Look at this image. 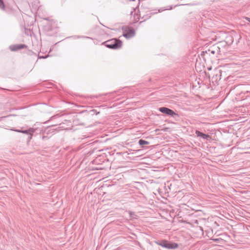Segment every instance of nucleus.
<instances>
[{"instance_id":"1","label":"nucleus","mask_w":250,"mask_h":250,"mask_svg":"<svg viewBox=\"0 0 250 250\" xmlns=\"http://www.w3.org/2000/svg\"><path fill=\"white\" fill-rule=\"evenodd\" d=\"M104 43L107 47L113 49H118L122 45V42L117 39H112L105 42Z\"/></svg>"},{"instance_id":"2","label":"nucleus","mask_w":250,"mask_h":250,"mask_svg":"<svg viewBox=\"0 0 250 250\" xmlns=\"http://www.w3.org/2000/svg\"><path fill=\"white\" fill-rule=\"evenodd\" d=\"M122 30L124 32L123 36L126 39H130L135 35V30L128 26H123Z\"/></svg>"},{"instance_id":"3","label":"nucleus","mask_w":250,"mask_h":250,"mask_svg":"<svg viewBox=\"0 0 250 250\" xmlns=\"http://www.w3.org/2000/svg\"><path fill=\"white\" fill-rule=\"evenodd\" d=\"M159 111L161 112L166 114L167 115H169L171 117H174L175 115H178L173 110L166 107H162L159 108Z\"/></svg>"},{"instance_id":"4","label":"nucleus","mask_w":250,"mask_h":250,"mask_svg":"<svg viewBox=\"0 0 250 250\" xmlns=\"http://www.w3.org/2000/svg\"><path fill=\"white\" fill-rule=\"evenodd\" d=\"M27 46L23 44H16L13 45H11L10 46V49L12 51H16L20 49H23L26 48Z\"/></svg>"},{"instance_id":"5","label":"nucleus","mask_w":250,"mask_h":250,"mask_svg":"<svg viewBox=\"0 0 250 250\" xmlns=\"http://www.w3.org/2000/svg\"><path fill=\"white\" fill-rule=\"evenodd\" d=\"M195 134L197 136L200 137L207 140H208L210 138V136L208 134H205L198 130L195 131Z\"/></svg>"},{"instance_id":"6","label":"nucleus","mask_w":250,"mask_h":250,"mask_svg":"<svg viewBox=\"0 0 250 250\" xmlns=\"http://www.w3.org/2000/svg\"><path fill=\"white\" fill-rule=\"evenodd\" d=\"M178 246V245L177 243L167 242L166 248L168 249L173 250V249H175L177 248Z\"/></svg>"},{"instance_id":"7","label":"nucleus","mask_w":250,"mask_h":250,"mask_svg":"<svg viewBox=\"0 0 250 250\" xmlns=\"http://www.w3.org/2000/svg\"><path fill=\"white\" fill-rule=\"evenodd\" d=\"M35 129L34 128H30L28 129L22 130V131H21V133L26 134H29L30 136L29 138L30 139L31 138L32 133H33Z\"/></svg>"},{"instance_id":"8","label":"nucleus","mask_w":250,"mask_h":250,"mask_svg":"<svg viewBox=\"0 0 250 250\" xmlns=\"http://www.w3.org/2000/svg\"><path fill=\"white\" fill-rule=\"evenodd\" d=\"M168 241L165 240H163L160 241L156 242V243L159 246H161L162 247L166 248L167 243Z\"/></svg>"},{"instance_id":"9","label":"nucleus","mask_w":250,"mask_h":250,"mask_svg":"<svg viewBox=\"0 0 250 250\" xmlns=\"http://www.w3.org/2000/svg\"><path fill=\"white\" fill-rule=\"evenodd\" d=\"M139 144L142 147H144L145 145H148L149 144V142L148 141H146V140L140 139L139 141L138 142Z\"/></svg>"},{"instance_id":"10","label":"nucleus","mask_w":250,"mask_h":250,"mask_svg":"<svg viewBox=\"0 0 250 250\" xmlns=\"http://www.w3.org/2000/svg\"><path fill=\"white\" fill-rule=\"evenodd\" d=\"M128 214L130 219H133L136 218V215L135 214L134 212L132 211H129Z\"/></svg>"},{"instance_id":"11","label":"nucleus","mask_w":250,"mask_h":250,"mask_svg":"<svg viewBox=\"0 0 250 250\" xmlns=\"http://www.w3.org/2000/svg\"><path fill=\"white\" fill-rule=\"evenodd\" d=\"M4 4L2 0H0V9H4Z\"/></svg>"},{"instance_id":"12","label":"nucleus","mask_w":250,"mask_h":250,"mask_svg":"<svg viewBox=\"0 0 250 250\" xmlns=\"http://www.w3.org/2000/svg\"><path fill=\"white\" fill-rule=\"evenodd\" d=\"M208 52L209 53H210H210H211V54H215V51H214V50H210V49H209V50H208Z\"/></svg>"},{"instance_id":"13","label":"nucleus","mask_w":250,"mask_h":250,"mask_svg":"<svg viewBox=\"0 0 250 250\" xmlns=\"http://www.w3.org/2000/svg\"><path fill=\"white\" fill-rule=\"evenodd\" d=\"M48 57V56H40L39 58L40 59H46Z\"/></svg>"},{"instance_id":"14","label":"nucleus","mask_w":250,"mask_h":250,"mask_svg":"<svg viewBox=\"0 0 250 250\" xmlns=\"http://www.w3.org/2000/svg\"><path fill=\"white\" fill-rule=\"evenodd\" d=\"M246 20L248 21L249 22H250V18H248V17H246Z\"/></svg>"},{"instance_id":"15","label":"nucleus","mask_w":250,"mask_h":250,"mask_svg":"<svg viewBox=\"0 0 250 250\" xmlns=\"http://www.w3.org/2000/svg\"><path fill=\"white\" fill-rule=\"evenodd\" d=\"M22 130H19V129H17L15 131L18 132H21V131H22Z\"/></svg>"},{"instance_id":"16","label":"nucleus","mask_w":250,"mask_h":250,"mask_svg":"<svg viewBox=\"0 0 250 250\" xmlns=\"http://www.w3.org/2000/svg\"><path fill=\"white\" fill-rule=\"evenodd\" d=\"M46 138V137H45V136H43V137H42L43 139H45V138Z\"/></svg>"},{"instance_id":"17","label":"nucleus","mask_w":250,"mask_h":250,"mask_svg":"<svg viewBox=\"0 0 250 250\" xmlns=\"http://www.w3.org/2000/svg\"><path fill=\"white\" fill-rule=\"evenodd\" d=\"M83 38L90 39V38L88 37H83Z\"/></svg>"}]
</instances>
